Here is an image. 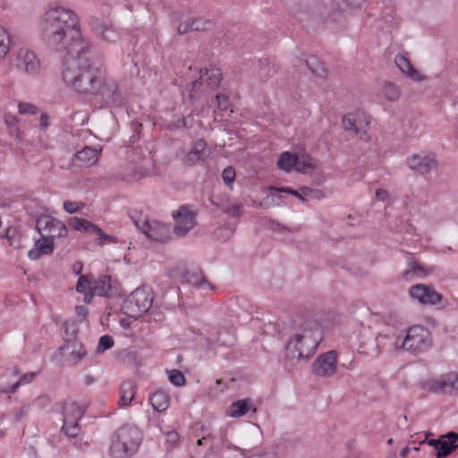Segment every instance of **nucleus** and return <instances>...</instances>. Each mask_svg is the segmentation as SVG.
<instances>
[{
  "label": "nucleus",
  "instance_id": "nucleus-1",
  "mask_svg": "<svg viewBox=\"0 0 458 458\" xmlns=\"http://www.w3.org/2000/svg\"><path fill=\"white\" fill-rule=\"evenodd\" d=\"M98 51L92 43L89 49L74 55H64L62 78L67 87L97 99L100 106H121L124 98L115 80L97 65Z\"/></svg>",
  "mask_w": 458,
  "mask_h": 458
},
{
  "label": "nucleus",
  "instance_id": "nucleus-2",
  "mask_svg": "<svg viewBox=\"0 0 458 458\" xmlns=\"http://www.w3.org/2000/svg\"><path fill=\"white\" fill-rule=\"evenodd\" d=\"M40 27V37L46 47L64 55L83 53L92 44L82 37L79 17L70 8H50L44 13Z\"/></svg>",
  "mask_w": 458,
  "mask_h": 458
},
{
  "label": "nucleus",
  "instance_id": "nucleus-3",
  "mask_svg": "<svg viewBox=\"0 0 458 458\" xmlns=\"http://www.w3.org/2000/svg\"><path fill=\"white\" fill-rule=\"evenodd\" d=\"M293 327L298 332L288 342L285 359L289 360H307L317 351L324 337L323 328L317 314L305 310L294 315Z\"/></svg>",
  "mask_w": 458,
  "mask_h": 458
},
{
  "label": "nucleus",
  "instance_id": "nucleus-4",
  "mask_svg": "<svg viewBox=\"0 0 458 458\" xmlns=\"http://www.w3.org/2000/svg\"><path fill=\"white\" fill-rule=\"evenodd\" d=\"M2 56L8 54L7 72L17 71L30 77L37 78L41 73V63L34 51L24 47V38L18 33H12L2 27Z\"/></svg>",
  "mask_w": 458,
  "mask_h": 458
},
{
  "label": "nucleus",
  "instance_id": "nucleus-5",
  "mask_svg": "<svg viewBox=\"0 0 458 458\" xmlns=\"http://www.w3.org/2000/svg\"><path fill=\"white\" fill-rule=\"evenodd\" d=\"M142 438V432L138 427L129 424L121 426L111 437L108 448L109 456L131 458L138 452Z\"/></svg>",
  "mask_w": 458,
  "mask_h": 458
},
{
  "label": "nucleus",
  "instance_id": "nucleus-6",
  "mask_svg": "<svg viewBox=\"0 0 458 458\" xmlns=\"http://www.w3.org/2000/svg\"><path fill=\"white\" fill-rule=\"evenodd\" d=\"M431 334L423 326L409 327L404 336H396L393 343L395 349L407 350L414 355L427 351L431 346Z\"/></svg>",
  "mask_w": 458,
  "mask_h": 458
},
{
  "label": "nucleus",
  "instance_id": "nucleus-7",
  "mask_svg": "<svg viewBox=\"0 0 458 458\" xmlns=\"http://www.w3.org/2000/svg\"><path fill=\"white\" fill-rule=\"evenodd\" d=\"M65 334L67 338L64 340V344L58 349L60 354L65 357V362L69 366L76 365L84 356L87 352L84 350L83 345L76 338V335L79 331L75 325L69 327L68 323L64 324Z\"/></svg>",
  "mask_w": 458,
  "mask_h": 458
},
{
  "label": "nucleus",
  "instance_id": "nucleus-8",
  "mask_svg": "<svg viewBox=\"0 0 458 458\" xmlns=\"http://www.w3.org/2000/svg\"><path fill=\"white\" fill-rule=\"evenodd\" d=\"M154 293L146 287H139L133 291L124 302L126 313L131 317H140L152 308Z\"/></svg>",
  "mask_w": 458,
  "mask_h": 458
},
{
  "label": "nucleus",
  "instance_id": "nucleus-9",
  "mask_svg": "<svg viewBox=\"0 0 458 458\" xmlns=\"http://www.w3.org/2000/svg\"><path fill=\"white\" fill-rule=\"evenodd\" d=\"M422 388L435 394L458 395V374L449 372L437 379H428L422 382Z\"/></svg>",
  "mask_w": 458,
  "mask_h": 458
},
{
  "label": "nucleus",
  "instance_id": "nucleus-10",
  "mask_svg": "<svg viewBox=\"0 0 458 458\" xmlns=\"http://www.w3.org/2000/svg\"><path fill=\"white\" fill-rule=\"evenodd\" d=\"M36 228L41 237L53 242L55 238H64L68 234V229L63 222L47 215H42L37 219Z\"/></svg>",
  "mask_w": 458,
  "mask_h": 458
},
{
  "label": "nucleus",
  "instance_id": "nucleus-11",
  "mask_svg": "<svg viewBox=\"0 0 458 458\" xmlns=\"http://www.w3.org/2000/svg\"><path fill=\"white\" fill-rule=\"evenodd\" d=\"M409 296L424 306H435L442 302L443 294L436 291L433 285L417 284L409 288Z\"/></svg>",
  "mask_w": 458,
  "mask_h": 458
},
{
  "label": "nucleus",
  "instance_id": "nucleus-12",
  "mask_svg": "<svg viewBox=\"0 0 458 458\" xmlns=\"http://www.w3.org/2000/svg\"><path fill=\"white\" fill-rule=\"evenodd\" d=\"M173 218L175 222L174 233L177 236H184L196 225V213L191 211L188 206L183 205L173 213Z\"/></svg>",
  "mask_w": 458,
  "mask_h": 458
},
{
  "label": "nucleus",
  "instance_id": "nucleus-13",
  "mask_svg": "<svg viewBox=\"0 0 458 458\" xmlns=\"http://www.w3.org/2000/svg\"><path fill=\"white\" fill-rule=\"evenodd\" d=\"M337 366V352L334 350L320 354L312 364V372L317 377L334 375Z\"/></svg>",
  "mask_w": 458,
  "mask_h": 458
},
{
  "label": "nucleus",
  "instance_id": "nucleus-14",
  "mask_svg": "<svg viewBox=\"0 0 458 458\" xmlns=\"http://www.w3.org/2000/svg\"><path fill=\"white\" fill-rule=\"evenodd\" d=\"M138 228L146 237L154 242H164L170 238L169 225L157 220H146L141 225L137 223Z\"/></svg>",
  "mask_w": 458,
  "mask_h": 458
},
{
  "label": "nucleus",
  "instance_id": "nucleus-15",
  "mask_svg": "<svg viewBox=\"0 0 458 458\" xmlns=\"http://www.w3.org/2000/svg\"><path fill=\"white\" fill-rule=\"evenodd\" d=\"M428 445L436 450L437 458H445L458 448V433L447 432L437 439H430Z\"/></svg>",
  "mask_w": 458,
  "mask_h": 458
},
{
  "label": "nucleus",
  "instance_id": "nucleus-16",
  "mask_svg": "<svg viewBox=\"0 0 458 458\" xmlns=\"http://www.w3.org/2000/svg\"><path fill=\"white\" fill-rule=\"evenodd\" d=\"M91 288L97 296L112 298L119 293V283L108 275L101 276L98 279L92 276Z\"/></svg>",
  "mask_w": 458,
  "mask_h": 458
},
{
  "label": "nucleus",
  "instance_id": "nucleus-17",
  "mask_svg": "<svg viewBox=\"0 0 458 458\" xmlns=\"http://www.w3.org/2000/svg\"><path fill=\"white\" fill-rule=\"evenodd\" d=\"M408 167L422 175L436 168L437 163L433 155L414 154L407 159Z\"/></svg>",
  "mask_w": 458,
  "mask_h": 458
},
{
  "label": "nucleus",
  "instance_id": "nucleus-18",
  "mask_svg": "<svg viewBox=\"0 0 458 458\" xmlns=\"http://www.w3.org/2000/svg\"><path fill=\"white\" fill-rule=\"evenodd\" d=\"M210 150L205 140L199 139L192 143L191 150L183 157L182 161L187 165H194L199 161L208 157Z\"/></svg>",
  "mask_w": 458,
  "mask_h": 458
},
{
  "label": "nucleus",
  "instance_id": "nucleus-19",
  "mask_svg": "<svg viewBox=\"0 0 458 458\" xmlns=\"http://www.w3.org/2000/svg\"><path fill=\"white\" fill-rule=\"evenodd\" d=\"M435 270V266L420 264L412 259L408 262L407 268L402 272V278L406 281H410L414 277L424 278L433 274Z\"/></svg>",
  "mask_w": 458,
  "mask_h": 458
},
{
  "label": "nucleus",
  "instance_id": "nucleus-20",
  "mask_svg": "<svg viewBox=\"0 0 458 458\" xmlns=\"http://www.w3.org/2000/svg\"><path fill=\"white\" fill-rule=\"evenodd\" d=\"M71 225L76 230L84 231V232L91 233L98 235L100 240H111L112 239V236L105 233L98 225L91 223L90 221H89L87 219L75 216V217L72 218Z\"/></svg>",
  "mask_w": 458,
  "mask_h": 458
},
{
  "label": "nucleus",
  "instance_id": "nucleus-21",
  "mask_svg": "<svg viewBox=\"0 0 458 458\" xmlns=\"http://www.w3.org/2000/svg\"><path fill=\"white\" fill-rule=\"evenodd\" d=\"M98 155L97 149L91 147H84L83 149L77 151L72 158V162L81 167H89L98 162Z\"/></svg>",
  "mask_w": 458,
  "mask_h": 458
},
{
  "label": "nucleus",
  "instance_id": "nucleus-22",
  "mask_svg": "<svg viewBox=\"0 0 458 458\" xmlns=\"http://www.w3.org/2000/svg\"><path fill=\"white\" fill-rule=\"evenodd\" d=\"M54 250V242L46 237L37 240L33 249L28 251V258L37 260L43 255H50Z\"/></svg>",
  "mask_w": 458,
  "mask_h": 458
},
{
  "label": "nucleus",
  "instance_id": "nucleus-23",
  "mask_svg": "<svg viewBox=\"0 0 458 458\" xmlns=\"http://www.w3.org/2000/svg\"><path fill=\"white\" fill-rule=\"evenodd\" d=\"M85 414V409L80 406L76 402L66 403L63 406V421L68 423L79 422Z\"/></svg>",
  "mask_w": 458,
  "mask_h": 458
},
{
  "label": "nucleus",
  "instance_id": "nucleus-24",
  "mask_svg": "<svg viewBox=\"0 0 458 458\" xmlns=\"http://www.w3.org/2000/svg\"><path fill=\"white\" fill-rule=\"evenodd\" d=\"M136 392V385L131 380L123 381L119 389L118 405L126 407L131 404L134 399Z\"/></svg>",
  "mask_w": 458,
  "mask_h": 458
},
{
  "label": "nucleus",
  "instance_id": "nucleus-25",
  "mask_svg": "<svg viewBox=\"0 0 458 458\" xmlns=\"http://www.w3.org/2000/svg\"><path fill=\"white\" fill-rule=\"evenodd\" d=\"M61 431L69 438L74 439L72 444L77 448L83 450V445L88 446V442L82 444L81 438H79L81 432L79 422L68 423V421H64Z\"/></svg>",
  "mask_w": 458,
  "mask_h": 458
},
{
  "label": "nucleus",
  "instance_id": "nucleus-26",
  "mask_svg": "<svg viewBox=\"0 0 458 458\" xmlns=\"http://www.w3.org/2000/svg\"><path fill=\"white\" fill-rule=\"evenodd\" d=\"M252 406L250 398L241 399L230 404L227 410V415L231 418H239L247 414Z\"/></svg>",
  "mask_w": 458,
  "mask_h": 458
},
{
  "label": "nucleus",
  "instance_id": "nucleus-27",
  "mask_svg": "<svg viewBox=\"0 0 458 458\" xmlns=\"http://www.w3.org/2000/svg\"><path fill=\"white\" fill-rule=\"evenodd\" d=\"M149 402L155 411L161 412L169 407L170 397L164 389H157L151 394Z\"/></svg>",
  "mask_w": 458,
  "mask_h": 458
},
{
  "label": "nucleus",
  "instance_id": "nucleus-28",
  "mask_svg": "<svg viewBox=\"0 0 458 458\" xmlns=\"http://www.w3.org/2000/svg\"><path fill=\"white\" fill-rule=\"evenodd\" d=\"M210 21L203 18L191 19L184 23H180L177 28V32L180 35H183L189 31H199L207 29V25H209Z\"/></svg>",
  "mask_w": 458,
  "mask_h": 458
},
{
  "label": "nucleus",
  "instance_id": "nucleus-29",
  "mask_svg": "<svg viewBox=\"0 0 458 458\" xmlns=\"http://www.w3.org/2000/svg\"><path fill=\"white\" fill-rule=\"evenodd\" d=\"M396 66L405 74H407L413 81H421L419 72L412 66L408 58L404 55H398L394 58Z\"/></svg>",
  "mask_w": 458,
  "mask_h": 458
},
{
  "label": "nucleus",
  "instance_id": "nucleus-30",
  "mask_svg": "<svg viewBox=\"0 0 458 458\" xmlns=\"http://www.w3.org/2000/svg\"><path fill=\"white\" fill-rule=\"evenodd\" d=\"M200 72L202 73L201 70ZM202 75L209 89H216L219 87L222 80V72L219 68L211 65L208 68H205V72Z\"/></svg>",
  "mask_w": 458,
  "mask_h": 458
},
{
  "label": "nucleus",
  "instance_id": "nucleus-31",
  "mask_svg": "<svg viewBox=\"0 0 458 458\" xmlns=\"http://www.w3.org/2000/svg\"><path fill=\"white\" fill-rule=\"evenodd\" d=\"M36 372L25 373L21 376L14 383H6L5 386L2 387V394H13L20 386L31 383L36 378Z\"/></svg>",
  "mask_w": 458,
  "mask_h": 458
},
{
  "label": "nucleus",
  "instance_id": "nucleus-32",
  "mask_svg": "<svg viewBox=\"0 0 458 458\" xmlns=\"http://www.w3.org/2000/svg\"><path fill=\"white\" fill-rule=\"evenodd\" d=\"M365 0H332L334 11L344 13L350 10L359 9Z\"/></svg>",
  "mask_w": 458,
  "mask_h": 458
},
{
  "label": "nucleus",
  "instance_id": "nucleus-33",
  "mask_svg": "<svg viewBox=\"0 0 458 458\" xmlns=\"http://www.w3.org/2000/svg\"><path fill=\"white\" fill-rule=\"evenodd\" d=\"M296 161V154L285 151L279 156L276 164L281 170L289 173L295 170Z\"/></svg>",
  "mask_w": 458,
  "mask_h": 458
},
{
  "label": "nucleus",
  "instance_id": "nucleus-34",
  "mask_svg": "<svg viewBox=\"0 0 458 458\" xmlns=\"http://www.w3.org/2000/svg\"><path fill=\"white\" fill-rule=\"evenodd\" d=\"M307 68L316 76L325 77L327 75L326 68L324 64L319 61L316 55H310L305 60Z\"/></svg>",
  "mask_w": 458,
  "mask_h": 458
},
{
  "label": "nucleus",
  "instance_id": "nucleus-35",
  "mask_svg": "<svg viewBox=\"0 0 458 458\" xmlns=\"http://www.w3.org/2000/svg\"><path fill=\"white\" fill-rule=\"evenodd\" d=\"M295 171L300 173H306L309 170L316 168L315 160L309 155H296Z\"/></svg>",
  "mask_w": 458,
  "mask_h": 458
},
{
  "label": "nucleus",
  "instance_id": "nucleus-36",
  "mask_svg": "<svg viewBox=\"0 0 458 458\" xmlns=\"http://www.w3.org/2000/svg\"><path fill=\"white\" fill-rule=\"evenodd\" d=\"M3 239H5L13 249L21 247V234L16 227H8L5 231V234L2 235V240Z\"/></svg>",
  "mask_w": 458,
  "mask_h": 458
},
{
  "label": "nucleus",
  "instance_id": "nucleus-37",
  "mask_svg": "<svg viewBox=\"0 0 458 458\" xmlns=\"http://www.w3.org/2000/svg\"><path fill=\"white\" fill-rule=\"evenodd\" d=\"M203 81V75H200L199 80L194 81L188 85L189 97L191 102H195L199 99L202 94L205 92Z\"/></svg>",
  "mask_w": 458,
  "mask_h": 458
},
{
  "label": "nucleus",
  "instance_id": "nucleus-38",
  "mask_svg": "<svg viewBox=\"0 0 458 458\" xmlns=\"http://www.w3.org/2000/svg\"><path fill=\"white\" fill-rule=\"evenodd\" d=\"M384 98L389 101H396L400 98L398 88L392 82H385L382 89Z\"/></svg>",
  "mask_w": 458,
  "mask_h": 458
},
{
  "label": "nucleus",
  "instance_id": "nucleus-39",
  "mask_svg": "<svg viewBox=\"0 0 458 458\" xmlns=\"http://www.w3.org/2000/svg\"><path fill=\"white\" fill-rule=\"evenodd\" d=\"M18 121L19 120L16 115H13L11 114H4V123L8 127L9 134L11 135V137H20V130L17 127Z\"/></svg>",
  "mask_w": 458,
  "mask_h": 458
},
{
  "label": "nucleus",
  "instance_id": "nucleus-40",
  "mask_svg": "<svg viewBox=\"0 0 458 458\" xmlns=\"http://www.w3.org/2000/svg\"><path fill=\"white\" fill-rule=\"evenodd\" d=\"M114 339L112 336H110L108 335H104L100 336V338L98 340V344L96 352L98 353H102L105 351L111 349L114 346Z\"/></svg>",
  "mask_w": 458,
  "mask_h": 458
},
{
  "label": "nucleus",
  "instance_id": "nucleus-41",
  "mask_svg": "<svg viewBox=\"0 0 458 458\" xmlns=\"http://www.w3.org/2000/svg\"><path fill=\"white\" fill-rule=\"evenodd\" d=\"M190 283L199 289L215 290V287L202 276H193V278H188Z\"/></svg>",
  "mask_w": 458,
  "mask_h": 458
},
{
  "label": "nucleus",
  "instance_id": "nucleus-42",
  "mask_svg": "<svg viewBox=\"0 0 458 458\" xmlns=\"http://www.w3.org/2000/svg\"><path fill=\"white\" fill-rule=\"evenodd\" d=\"M99 37L105 41L115 42L119 38V33L112 26L106 25Z\"/></svg>",
  "mask_w": 458,
  "mask_h": 458
},
{
  "label": "nucleus",
  "instance_id": "nucleus-43",
  "mask_svg": "<svg viewBox=\"0 0 458 458\" xmlns=\"http://www.w3.org/2000/svg\"><path fill=\"white\" fill-rule=\"evenodd\" d=\"M180 441V436L177 431L171 430L165 433V449L167 451L175 447Z\"/></svg>",
  "mask_w": 458,
  "mask_h": 458
},
{
  "label": "nucleus",
  "instance_id": "nucleus-44",
  "mask_svg": "<svg viewBox=\"0 0 458 458\" xmlns=\"http://www.w3.org/2000/svg\"><path fill=\"white\" fill-rule=\"evenodd\" d=\"M168 379L170 383L175 386H182L185 384V377L178 369H172L169 371Z\"/></svg>",
  "mask_w": 458,
  "mask_h": 458
},
{
  "label": "nucleus",
  "instance_id": "nucleus-45",
  "mask_svg": "<svg viewBox=\"0 0 458 458\" xmlns=\"http://www.w3.org/2000/svg\"><path fill=\"white\" fill-rule=\"evenodd\" d=\"M89 25L92 32L99 37L107 24L98 17H90L89 20Z\"/></svg>",
  "mask_w": 458,
  "mask_h": 458
},
{
  "label": "nucleus",
  "instance_id": "nucleus-46",
  "mask_svg": "<svg viewBox=\"0 0 458 458\" xmlns=\"http://www.w3.org/2000/svg\"><path fill=\"white\" fill-rule=\"evenodd\" d=\"M92 286V277L89 278L88 276L81 275L77 284H76V291L79 293H82L85 292H88L90 287Z\"/></svg>",
  "mask_w": 458,
  "mask_h": 458
},
{
  "label": "nucleus",
  "instance_id": "nucleus-47",
  "mask_svg": "<svg viewBox=\"0 0 458 458\" xmlns=\"http://www.w3.org/2000/svg\"><path fill=\"white\" fill-rule=\"evenodd\" d=\"M216 102L219 110L221 111H231L232 112V102L228 95L221 93L216 95Z\"/></svg>",
  "mask_w": 458,
  "mask_h": 458
},
{
  "label": "nucleus",
  "instance_id": "nucleus-48",
  "mask_svg": "<svg viewBox=\"0 0 458 458\" xmlns=\"http://www.w3.org/2000/svg\"><path fill=\"white\" fill-rule=\"evenodd\" d=\"M235 169L232 165L225 167L222 172V179L225 184L227 186H231L232 184H233L235 181Z\"/></svg>",
  "mask_w": 458,
  "mask_h": 458
},
{
  "label": "nucleus",
  "instance_id": "nucleus-49",
  "mask_svg": "<svg viewBox=\"0 0 458 458\" xmlns=\"http://www.w3.org/2000/svg\"><path fill=\"white\" fill-rule=\"evenodd\" d=\"M85 203L81 201L66 200L64 202V209L69 214H74L81 210Z\"/></svg>",
  "mask_w": 458,
  "mask_h": 458
},
{
  "label": "nucleus",
  "instance_id": "nucleus-50",
  "mask_svg": "<svg viewBox=\"0 0 458 458\" xmlns=\"http://www.w3.org/2000/svg\"><path fill=\"white\" fill-rule=\"evenodd\" d=\"M18 107L21 114H37L39 111L38 107L31 103L20 102Z\"/></svg>",
  "mask_w": 458,
  "mask_h": 458
},
{
  "label": "nucleus",
  "instance_id": "nucleus-51",
  "mask_svg": "<svg viewBox=\"0 0 458 458\" xmlns=\"http://www.w3.org/2000/svg\"><path fill=\"white\" fill-rule=\"evenodd\" d=\"M130 171L131 172L132 180L138 181L148 175V169L144 168L141 165H133L130 167Z\"/></svg>",
  "mask_w": 458,
  "mask_h": 458
},
{
  "label": "nucleus",
  "instance_id": "nucleus-52",
  "mask_svg": "<svg viewBox=\"0 0 458 458\" xmlns=\"http://www.w3.org/2000/svg\"><path fill=\"white\" fill-rule=\"evenodd\" d=\"M342 122H343V125L345 130L354 131L355 132L358 131V129H357V126L355 123V120L353 118V114H348L344 115Z\"/></svg>",
  "mask_w": 458,
  "mask_h": 458
},
{
  "label": "nucleus",
  "instance_id": "nucleus-53",
  "mask_svg": "<svg viewBox=\"0 0 458 458\" xmlns=\"http://www.w3.org/2000/svg\"><path fill=\"white\" fill-rule=\"evenodd\" d=\"M224 212L231 217H240L242 214V205L234 204L224 209Z\"/></svg>",
  "mask_w": 458,
  "mask_h": 458
},
{
  "label": "nucleus",
  "instance_id": "nucleus-54",
  "mask_svg": "<svg viewBox=\"0 0 458 458\" xmlns=\"http://www.w3.org/2000/svg\"><path fill=\"white\" fill-rule=\"evenodd\" d=\"M223 335L224 333L223 332H218V335H217V343L220 344V345H223V346H229V345H233V343H234V336L233 335H228V339H224L223 338Z\"/></svg>",
  "mask_w": 458,
  "mask_h": 458
},
{
  "label": "nucleus",
  "instance_id": "nucleus-55",
  "mask_svg": "<svg viewBox=\"0 0 458 458\" xmlns=\"http://www.w3.org/2000/svg\"><path fill=\"white\" fill-rule=\"evenodd\" d=\"M278 191L280 192H285V193H288L290 195H293L294 197H296L297 199H299L301 201H305V198L302 196V194H301L298 191L293 189V188H290V187H282L280 189H278Z\"/></svg>",
  "mask_w": 458,
  "mask_h": 458
},
{
  "label": "nucleus",
  "instance_id": "nucleus-56",
  "mask_svg": "<svg viewBox=\"0 0 458 458\" xmlns=\"http://www.w3.org/2000/svg\"><path fill=\"white\" fill-rule=\"evenodd\" d=\"M50 403V399L47 395H41L34 401V405L38 408H44Z\"/></svg>",
  "mask_w": 458,
  "mask_h": 458
},
{
  "label": "nucleus",
  "instance_id": "nucleus-57",
  "mask_svg": "<svg viewBox=\"0 0 458 458\" xmlns=\"http://www.w3.org/2000/svg\"><path fill=\"white\" fill-rule=\"evenodd\" d=\"M49 116L47 113L43 112L39 118V127L41 130H47L49 127Z\"/></svg>",
  "mask_w": 458,
  "mask_h": 458
},
{
  "label": "nucleus",
  "instance_id": "nucleus-58",
  "mask_svg": "<svg viewBox=\"0 0 458 458\" xmlns=\"http://www.w3.org/2000/svg\"><path fill=\"white\" fill-rule=\"evenodd\" d=\"M76 314L78 317L81 318L82 319H84L87 315L89 314V310L86 306H83V305H80V306H76Z\"/></svg>",
  "mask_w": 458,
  "mask_h": 458
},
{
  "label": "nucleus",
  "instance_id": "nucleus-59",
  "mask_svg": "<svg viewBox=\"0 0 458 458\" xmlns=\"http://www.w3.org/2000/svg\"><path fill=\"white\" fill-rule=\"evenodd\" d=\"M83 265L81 261H76L72 265L73 273L77 276L81 274Z\"/></svg>",
  "mask_w": 458,
  "mask_h": 458
},
{
  "label": "nucleus",
  "instance_id": "nucleus-60",
  "mask_svg": "<svg viewBox=\"0 0 458 458\" xmlns=\"http://www.w3.org/2000/svg\"><path fill=\"white\" fill-rule=\"evenodd\" d=\"M84 294V300L87 302H89L91 299L96 295V293H93V290L90 287V289L88 292L82 293Z\"/></svg>",
  "mask_w": 458,
  "mask_h": 458
},
{
  "label": "nucleus",
  "instance_id": "nucleus-61",
  "mask_svg": "<svg viewBox=\"0 0 458 458\" xmlns=\"http://www.w3.org/2000/svg\"><path fill=\"white\" fill-rule=\"evenodd\" d=\"M377 199L384 200L387 196V191L383 189H377L376 191Z\"/></svg>",
  "mask_w": 458,
  "mask_h": 458
},
{
  "label": "nucleus",
  "instance_id": "nucleus-62",
  "mask_svg": "<svg viewBox=\"0 0 458 458\" xmlns=\"http://www.w3.org/2000/svg\"><path fill=\"white\" fill-rule=\"evenodd\" d=\"M176 126L177 127H182V128H188L186 119L182 118L181 120H178Z\"/></svg>",
  "mask_w": 458,
  "mask_h": 458
},
{
  "label": "nucleus",
  "instance_id": "nucleus-63",
  "mask_svg": "<svg viewBox=\"0 0 458 458\" xmlns=\"http://www.w3.org/2000/svg\"><path fill=\"white\" fill-rule=\"evenodd\" d=\"M94 381H95V379H94V377H93L92 376H90V375H87V376L85 377V384H86L87 386H89V385L93 384V383H94Z\"/></svg>",
  "mask_w": 458,
  "mask_h": 458
},
{
  "label": "nucleus",
  "instance_id": "nucleus-64",
  "mask_svg": "<svg viewBox=\"0 0 458 458\" xmlns=\"http://www.w3.org/2000/svg\"><path fill=\"white\" fill-rule=\"evenodd\" d=\"M214 455L213 447H209L202 458H211Z\"/></svg>",
  "mask_w": 458,
  "mask_h": 458
}]
</instances>
